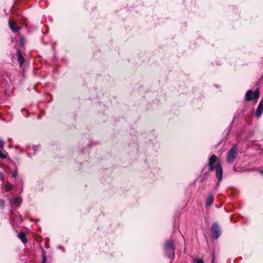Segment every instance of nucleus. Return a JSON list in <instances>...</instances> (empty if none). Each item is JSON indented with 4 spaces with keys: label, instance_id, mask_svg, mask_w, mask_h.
Here are the masks:
<instances>
[{
    "label": "nucleus",
    "instance_id": "3",
    "mask_svg": "<svg viewBox=\"0 0 263 263\" xmlns=\"http://www.w3.org/2000/svg\"><path fill=\"white\" fill-rule=\"evenodd\" d=\"M164 251L165 254L168 258H172L175 254L174 243L171 240H167L166 241L164 247Z\"/></svg>",
    "mask_w": 263,
    "mask_h": 263
},
{
    "label": "nucleus",
    "instance_id": "20",
    "mask_svg": "<svg viewBox=\"0 0 263 263\" xmlns=\"http://www.w3.org/2000/svg\"><path fill=\"white\" fill-rule=\"evenodd\" d=\"M215 255H214V253L213 252V255H212V259L211 263H215Z\"/></svg>",
    "mask_w": 263,
    "mask_h": 263
},
{
    "label": "nucleus",
    "instance_id": "21",
    "mask_svg": "<svg viewBox=\"0 0 263 263\" xmlns=\"http://www.w3.org/2000/svg\"><path fill=\"white\" fill-rule=\"evenodd\" d=\"M0 180L1 181L4 180V175L2 172H0Z\"/></svg>",
    "mask_w": 263,
    "mask_h": 263
},
{
    "label": "nucleus",
    "instance_id": "7",
    "mask_svg": "<svg viewBox=\"0 0 263 263\" xmlns=\"http://www.w3.org/2000/svg\"><path fill=\"white\" fill-rule=\"evenodd\" d=\"M16 56L20 66L21 67L25 62V59L23 55L22 52L20 49H17L16 51Z\"/></svg>",
    "mask_w": 263,
    "mask_h": 263
},
{
    "label": "nucleus",
    "instance_id": "8",
    "mask_svg": "<svg viewBox=\"0 0 263 263\" xmlns=\"http://www.w3.org/2000/svg\"><path fill=\"white\" fill-rule=\"evenodd\" d=\"M9 26L11 30L14 32H16L20 30V28L16 26L15 24L11 21H9Z\"/></svg>",
    "mask_w": 263,
    "mask_h": 263
},
{
    "label": "nucleus",
    "instance_id": "11",
    "mask_svg": "<svg viewBox=\"0 0 263 263\" xmlns=\"http://www.w3.org/2000/svg\"><path fill=\"white\" fill-rule=\"evenodd\" d=\"M22 201V199L20 197H16L13 198V203L17 204L18 205H20Z\"/></svg>",
    "mask_w": 263,
    "mask_h": 263
},
{
    "label": "nucleus",
    "instance_id": "9",
    "mask_svg": "<svg viewBox=\"0 0 263 263\" xmlns=\"http://www.w3.org/2000/svg\"><path fill=\"white\" fill-rule=\"evenodd\" d=\"M18 238L22 240L23 243H26L27 242V239L26 237L25 233L22 231H21L18 234Z\"/></svg>",
    "mask_w": 263,
    "mask_h": 263
},
{
    "label": "nucleus",
    "instance_id": "6",
    "mask_svg": "<svg viewBox=\"0 0 263 263\" xmlns=\"http://www.w3.org/2000/svg\"><path fill=\"white\" fill-rule=\"evenodd\" d=\"M263 113V99H262L259 103L258 107L256 111L255 112V116L259 118Z\"/></svg>",
    "mask_w": 263,
    "mask_h": 263
},
{
    "label": "nucleus",
    "instance_id": "25",
    "mask_svg": "<svg viewBox=\"0 0 263 263\" xmlns=\"http://www.w3.org/2000/svg\"><path fill=\"white\" fill-rule=\"evenodd\" d=\"M0 167L1 168H3V167L0 165Z\"/></svg>",
    "mask_w": 263,
    "mask_h": 263
},
{
    "label": "nucleus",
    "instance_id": "12",
    "mask_svg": "<svg viewBox=\"0 0 263 263\" xmlns=\"http://www.w3.org/2000/svg\"><path fill=\"white\" fill-rule=\"evenodd\" d=\"M8 153L5 151L0 150V158L2 159H5L7 158Z\"/></svg>",
    "mask_w": 263,
    "mask_h": 263
},
{
    "label": "nucleus",
    "instance_id": "17",
    "mask_svg": "<svg viewBox=\"0 0 263 263\" xmlns=\"http://www.w3.org/2000/svg\"><path fill=\"white\" fill-rule=\"evenodd\" d=\"M40 147V146L39 145H34L33 146V149L35 152H36Z\"/></svg>",
    "mask_w": 263,
    "mask_h": 263
},
{
    "label": "nucleus",
    "instance_id": "22",
    "mask_svg": "<svg viewBox=\"0 0 263 263\" xmlns=\"http://www.w3.org/2000/svg\"><path fill=\"white\" fill-rule=\"evenodd\" d=\"M219 186V183H217V185H216V188H218Z\"/></svg>",
    "mask_w": 263,
    "mask_h": 263
},
{
    "label": "nucleus",
    "instance_id": "24",
    "mask_svg": "<svg viewBox=\"0 0 263 263\" xmlns=\"http://www.w3.org/2000/svg\"><path fill=\"white\" fill-rule=\"evenodd\" d=\"M21 221H23V219L22 217H21Z\"/></svg>",
    "mask_w": 263,
    "mask_h": 263
},
{
    "label": "nucleus",
    "instance_id": "2",
    "mask_svg": "<svg viewBox=\"0 0 263 263\" xmlns=\"http://www.w3.org/2000/svg\"><path fill=\"white\" fill-rule=\"evenodd\" d=\"M238 155V148L236 145H234L227 152L226 160L228 163H232L234 162Z\"/></svg>",
    "mask_w": 263,
    "mask_h": 263
},
{
    "label": "nucleus",
    "instance_id": "14",
    "mask_svg": "<svg viewBox=\"0 0 263 263\" xmlns=\"http://www.w3.org/2000/svg\"><path fill=\"white\" fill-rule=\"evenodd\" d=\"M42 260L41 263H45L46 261V256L45 254V252L44 250H42Z\"/></svg>",
    "mask_w": 263,
    "mask_h": 263
},
{
    "label": "nucleus",
    "instance_id": "18",
    "mask_svg": "<svg viewBox=\"0 0 263 263\" xmlns=\"http://www.w3.org/2000/svg\"><path fill=\"white\" fill-rule=\"evenodd\" d=\"M4 146V143L3 141L0 139V149H3Z\"/></svg>",
    "mask_w": 263,
    "mask_h": 263
},
{
    "label": "nucleus",
    "instance_id": "10",
    "mask_svg": "<svg viewBox=\"0 0 263 263\" xmlns=\"http://www.w3.org/2000/svg\"><path fill=\"white\" fill-rule=\"evenodd\" d=\"M213 201H214V198H213V196L212 195L209 196L206 200V202H205L206 205L207 206H211L213 204Z\"/></svg>",
    "mask_w": 263,
    "mask_h": 263
},
{
    "label": "nucleus",
    "instance_id": "5",
    "mask_svg": "<svg viewBox=\"0 0 263 263\" xmlns=\"http://www.w3.org/2000/svg\"><path fill=\"white\" fill-rule=\"evenodd\" d=\"M259 92L258 88H256L254 91L249 90L246 93V100L249 101L253 99H257L259 98Z\"/></svg>",
    "mask_w": 263,
    "mask_h": 263
},
{
    "label": "nucleus",
    "instance_id": "15",
    "mask_svg": "<svg viewBox=\"0 0 263 263\" xmlns=\"http://www.w3.org/2000/svg\"><path fill=\"white\" fill-rule=\"evenodd\" d=\"M12 187L13 185L8 181L6 184V191H9L12 188Z\"/></svg>",
    "mask_w": 263,
    "mask_h": 263
},
{
    "label": "nucleus",
    "instance_id": "16",
    "mask_svg": "<svg viewBox=\"0 0 263 263\" xmlns=\"http://www.w3.org/2000/svg\"><path fill=\"white\" fill-rule=\"evenodd\" d=\"M194 262L195 263H204L203 260L201 259H195Z\"/></svg>",
    "mask_w": 263,
    "mask_h": 263
},
{
    "label": "nucleus",
    "instance_id": "4",
    "mask_svg": "<svg viewBox=\"0 0 263 263\" xmlns=\"http://www.w3.org/2000/svg\"><path fill=\"white\" fill-rule=\"evenodd\" d=\"M221 231L217 222H214L211 226V234L212 237L217 239L221 235Z\"/></svg>",
    "mask_w": 263,
    "mask_h": 263
},
{
    "label": "nucleus",
    "instance_id": "1",
    "mask_svg": "<svg viewBox=\"0 0 263 263\" xmlns=\"http://www.w3.org/2000/svg\"><path fill=\"white\" fill-rule=\"evenodd\" d=\"M217 157L215 155H212L209 160V167L210 171H215L216 178L219 181L222 178L223 170L221 163L218 162L216 163Z\"/></svg>",
    "mask_w": 263,
    "mask_h": 263
},
{
    "label": "nucleus",
    "instance_id": "19",
    "mask_svg": "<svg viewBox=\"0 0 263 263\" xmlns=\"http://www.w3.org/2000/svg\"><path fill=\"white\" fill-rule=\"evenodd\" d=\"M5 204V201L3 199H0V207L3 208Z\"/></svg>",
    "mask_w": 263,
    "mask_h": 263
},
{
    "label": "nucleus",
    "instance_id": "13",
    "mask_svg": "<svg viewBox=\"0 0 263 263\" xmlns=\"http://www.w3.org/2000/svg\"><path fill=\"white\" fill-rule=\"evenodd\" d=\"M10 173L12 175V177L14 178H16L17 176V168L15 167V169L14 171H12L11 170H10L9 171Z\"/></svg>",
    "mask_w": 263,
    "mask_h": 263
},
{
    "label": "nucleus",
    "instance_id": "23",
    "mask_svg": "<svg viewBox=\"0 0 263 263\" xmlns=\"http://www.w3.org/2000/svg\"><path fill=\"white\" fill-rule=\"evenodd\" d=\"M260 173L261 174H263V170L260 171Z\"/></svg>",
    "mask_w": 263,
    "mask_h": 263
}]
</instances>
